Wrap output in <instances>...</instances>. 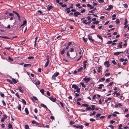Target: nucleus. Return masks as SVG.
<instances>
[{
    "mask_svg": "<svg viewBox=\"0 0 129 129\" xmlns=\"http://www.w3.org/2000/svg\"><path fill=\"white\" fill-rule=\"evenodd\" d=\"M59 74V73L58 72H56L54 73L52 77V79L55 80L56 77L58 76Z\"/></svg>",
    "mask_w": 129,
    "mask_h": 129,
    "instance_id": "obj_1",
    "label": "nucleus"
},
{
    "mask_svg": "<svg viewBox=\"0 0 129 129\" xmlns=\"http://www.w3.org/2000/svg\"><path fill=\"white\" fill-rule=\"evenodd\" d=\"M47 62L45 63L44 66L45 67H47L49 63V56L47 55L46 56Z\"/></svg>",
    "mask_w": 129,
    "mask_h": 129,
    "instance_id": "obj_2",
    "label": "nucleus"
},
{
    "mask_svg": "<svg viewBox=\"0 0 129 129\" xmlns=\"http://www.w3.org/2000/svg\"><path fill=\"white\" fill-rule=\"evenodd\" d=\"M73 126L74 127H75L77 128H79L80 129H82L84 126L83 125H73Z\"/></svg>",
    "mask_w": 129,
    "mask_h": 129,
    "instance_id": "obj_3",
    "label": "nucleus"
},
{
    "mask_svg": "<svg viewBox=\"0 0 129 129\" xmlns=\"http://www.w3.org/2000/svg\"><path fill=\"white\" fill-rule=\"evenodd\" d=\"M90 80V78H83V80L85 81L86 83H87Z\"/></svg>",
    "mask_w": 129,
    "mask_h": 129,
    "instance_id": "obj_4",
    "label": "nucleus"
},
{
    "mask_svg": "<svg viewBox=\"0 0 129 129\" xmlns=\"http://www.w3.org/2000/svg\"><path fill=\"white\" fill-rule=\"evenodd\" d=\"M49 98L53 102H55L56 101V99L55 98H53V96H51L49 97Z\"/></svg>",
    "mask_w": 129,
    "mask_h": 129,
    "instance_id": "obj_5",
    "label": "nucleus"
},
{
    "mask_svg": "<svg viewBox=\"0 0 129 129\" xmlns=\"http://www.w3.org/2000/svg\"><path fill=\"white\" fill-rule=\"evenodd\" d=\"M18 90H19L20 92L22 93H23V90L21 87L18 86Z\"/></svg>",
    "mask_w": 129,
    "mask_h": 129,
    "instance_id": "obj_6",
    "label": "nucleus"
},
{
    "mask_svg": "<svg viewBox=\"0 0 129 129\" xmlns=\"http://www.w3.org/2000/svg\"><path fill=\"white\" fill-rule=\"evenodd\" d=\"M74 16L75 17H77L78 15H80L81 14L80 12L76 11L74 13Z\"/></svg>",
    "mask_w": 129,
    "mask_h": 129,
    "instance_id": "obj_7",
    "label": "nucleus"
},
{
    "mask_svg": "<svg viewBox=\"0 0 129 129\" xmlns=\"http://www.w3.org/2000/svg\"><path fill=\"white\" fill-rule=\"evenodd\" d=\"M123 53V51L120 52H114V55H116L117 56H118L120 53Z\"/></svg>",
    "mask_w": 129,
    "mask_h": 129,
    "instance_id": "obj_8",
    "label": "nucleus"
},
{
    "mask_svg": "<svg viewBox=\"0 0 129 129\" xmlns=\"http://www.w3.org/2000/svg\"><path fill=\"white\" fill-rule=\"evenodd\" d=\"M33 82L36 85H39L40 84L39 81L38 80L34 81Z\"/></svg>",
    "mask_w": 129,
    "mask_h": 129,
    "instance_id": "obj_9",
    "label": "nucleus"
},
{
    "mask_svg": "<svg viewBox=\"0 0 129 129\" xmlns=\"http://www.w3.org/2000/svg\"><path fill=\"white\" fill-rule=\"evenodd\" d=\"M109 62L108 61H107L104 62V64L105 66H106L107 67H108L110 65V64H109Z\"/></svg>",
    "mask_w": 129,
    "mask_h": 129,
    "instance_id": "obj_10",
    "label": "nucleus"
},
{
    "mask_svg": "<svg viewBox=\"0 0 129 129\" xmlns=\"http://www.w3.org/2000/svg\"><path fill=\"white\" fill-rule=\"evenodd\" d=\"M88 39L90 41H91L92 42H94V40L92 39V37L90 35H88Z\"/></svg>",
    "mask_w": 129,
    "mask_h": 129,
    "instance_id": "obj_11",
    "label": "nucleus"
},
{
    "mask_svg": "<svg viewBox=\"0 0 129 129\" xmlns=\"http://www.w3.org/2000/svg\"><path fill=\"white\" fill-rule=\"evenodd\" d=\"M122 42H120L118 44L119 45L117 47V49H118L119 48H122Z\"/></svg>",
    "mask_w": 129,
    "mask_h": 129,
    "instance_id": "obj_12",
    "label": "nucleus"
},
{
    "mask_svg": "<svg viewBox=\"0 0 129 129\" xmlns=\"http://www.w3.org/2000/svg\"><path fill=\"white\" fill-rule=\"evenodd\" d=\"M122 106V105L121 103H119L118 104H115V108H117L118 107H120Z\"/></svg>",
    "mask_w": 129,
    "mask_h": 129,
    "instance_id": "obj_13",
    "label": "nucleus"
},
{
    "mask_svg": "<svg viewBox=\"0 0 129 129\" xmlns=\"http://www.w3.org/2000/svg\"><path fill=\"white\" fill-rule=\"evenodd\" d=\"M113 8V6L112 5L109 6L108 8L107 9V10L110 11Z\"/></svg>",
    "mask_w": 129,
    "mask_h": 129,
    "instance_id": "obj_14",
    "label": "nucleus"
},
{
    "mask_svg": "<svg viewBox=\"0 0 129 129\" xmlns=\"http://www.w3.org/2000/svg\"><path fill=\"white\" fill-rule=\"evenodd\" d=\"M72 88H74L75 89H77L78 87V86H77L76 85L73 84L72 86Z\"/></svg>",
    "mask_w": 129,
    "mask_h": 129,
    "instance_id": "obj_15",
    "label": "nucleus"
},
{
    "mask_svg": "<svg viewBox=\"0 0 129 129\" xmlns=\"http://www.w3.org/2000/svg\"><path fill=\"white\" fill-rule=\"evenodd\" d=\"M31 123L32 124H36L37 125H39V123L34 120H32L31 121Z\"/></svg>",
    "mask_w": 129,
    "mask_h": 129,
    "instance_id": "obj_16",
    "label": "nucleus"
},
{
    "mask_svg": "<svg viewBox=\"0 0 129 129\" xmlns=\"http://www.w3.org/2000/svg\"><path fill=\"white\" fill-rule=\"evenodd\" d=\"M41 106H42V107H44V108H45L46 109H48V108L47 107V106L44 104H41Z\"/></svg>",
    "mask_w": 129,
    "mask_h": 129,
    "instance_id": "obj_17",
    "label": "nucleus"
},
{
    "mask_svg": "<svg viewBox=\"0 0 129 129\" xmlns=\"http://www.w3.org/2000/svg\"><path fill=\"white\" fill-rule=\"evenodd\" d=\"M87 62L86 61H84L83 62L84 65H83V67H84V69H85L86 67V63H86Z\"/></svg>",
    "mask_w": 129,
    "mask_h": 129,
    "instance_id": "obj_18",
    "label": "nucleus"
},
{
    "mask_svg": "<svg viewBox=\"0 0 129 129\" xmlns=\"http://www.w3.org/2000/svg\"><path fill=\"white\" fill-rule=\"evenodd\" d=\"M99 87L98 88L100 89L102 88V87L104 86V85L103 84H99Z\"/></svg>",
    "mask_w": 129,
    "mask_h": 129,
    "instance_id": "obj_19",
    "label": "nucleus"
},
{
    "mask_svg": "<svg viewBox=\"0 0 129 129\" xmlns=\"http://www.w3.org/2000/svg\"><path fill=\"white\" fill-rule=\"evenodd\" d=\"M25 111L27 115H28V114L29 112L27 108H25Z\"/></svg>",
    "mask_w": 129,
    "mask_h": 129,
    "instance_id": "obj_20",
    "label": "nucleus"
},
{
    "mask_svg": "<svg viewBox=\"0 0 129 129\" xmlns=\"http://www.w3.org/2000/svg\"><path fill=\"white\" fill-rule=\"evenodd\" d=\"M31 66V65L30 64H24L23 65V66L24 67H27L28 66L30 67Z\"/></svg>",
    "mask_w": 129,
    "mask_h": 129,
    "instance_id": "obj_21",
    "label": "nucleus"
},
{
    "mask_svg": "<svg viewBox=\"0 0 129 129\" xmlns=\"http://www.w3.org/2000/svg\"><path fill=\"white\" fill-rule=\"evenodd\" d=\"M31 99L33 100H34V99L36 101L38 100L36 97L34 96H33V98H31Z\"/></svg>",
    "mask_w": 129,
    "mask_h": 129,
    "instance_id": "obj_22",
    "label": "nucleus"
},
{
    "mask_svg": "<svg viewBox=\"0 0 129 129\" xmlns=\"http://www.w3.org/2000/svg\"><path fill=\"white\" fill-rule=\"evenodd\" d=\"M66 49L65 48L63 49L61 52V54L62 55L64 53Z\"/></svg>",
    "mask_w": 129,
    "mask_h": 129,
    "instance_id": "obj_23",
    "label": "nucleus"
},
{
    "mask_svg": "<svg viewBox=\"0 0 129 129\" xmlns=\"http://www.w3.org/2000/svg\"><path fill=\"white\" fill-rule=\"evenodd\" d=\"M73 4H71V6L69 8L66 9V10H70V8H73Z\"/></svg>",
    "mask_w": 129,
    "mask_h": 129,
    "instance_id": "obj_24",
    "label": "nucleus"
},
{
    "mask_svg": "<svg viewBox=\"0 0 129 129\" xmlns=\"http://www.w3.org/2000/svg\"><path fill=\"white\" fill-rule=\"evenodd\" d=\"M97 37L99 38V39H100L101 41H103V38L102 37L100 36L99 35H97Z\"/></svg>",
    "mask_w": 129,
    "mask_h": 129,
    "instance_id": "obj_25",
    "label": "nucleus"
},
{
    "mask_svg": "<svg viewBox=\"0 0 129 129\" xmlns=\"http://www.w3.org/2000/svg\"><path fill=\"white\" fill-rule=\"evenodd\" d=\"M91 107H89L88 106V107H86V108L85 109V111H87L88 110H89L91 109Z\"/></svg>",
    "mask_w": 129,
    "mask_h": 129,
    "instance_id": "obj_26",
    "label": "nucleus"
},
{
    "mask_svg": "<svg viewBox=\"0 0 129 129\" xmlns=\"http://www.w3.org/2000/svg\"><path fill=\"white\" fill-rule=\"evenodd\" d=\"M91 106L92 107V108H91L90 110H94L95 109L94 105H91Z\"/></svg>",
    "mask_w": 129,
    "mask_h": 129,
    "instance_id": "obj_27",
    "label": "nucleus"
},
{
    "mask_svg": "<svg viewBox=\"0 0 129 129\" xmlns=\"http://www.w3.org/2000/svg\"><path fill=\"white\" fill-rule=\"evenodd\" d=\"M52 6H51L48 5V6L47 7V9L49 11L50 9L52 8Z\"/></svg>",
    "mask_w": 129,
    "mask_h": 129,
    "instance_id": "obj_28",
    "label": "nucleus"
},
{
    "mask_svg": "<svg viewBox=\"0 0 129 129\" xmlns=\"http://www.w3.org/2000/svg\"><path fill=\"white\" fill-rule=\"evenodd\" d=\"M77 89V90L76 91H74V93H75L76 92H77L78 93H79V92H80V88H79V87H78L77 89Z\"/></svg>",
    "mask_w": 129,
    "mask_h": 129,
    "instance_id": "obj_29",
    "label": "nucleus"
},
{
    "mask_svg": "<svg viewBox=\"0 0 129 129\" xmlns=\"http://www.w3.org/2000/svg\"><path fill=\"white\" fill-rule=\"evenodd\" d=\"M12 81L13 82V83L14 84L16 83L17 82L16 80L15 79H14V78H12Z\"/></svg>",
    "mask_w": 129,
    "mask_h": 129,
    "instance_id": "obj_30",
    "label": "nucleus"
},
{
    "mask_svg": "<svg viewBox=\"0 0 129 129\" xmlns=\"http://www.w3.org/2000/svg\"><path fill=\"white\" fill-rule=\"evenodd\" d=\"M82 106H84L85 107H87L88 106V105L86 104H82Z\"/></svg>",
    "mask_w": 129,
    "mask_h": 129,
    "instance_id": "obj_31",
    "label": "nucleus"
},
{
    "mask_svg": "<svg viewBox=\"0 0 129 129\" xmlns=\"http://www.w3.org/2000/svg\"><path fill=\"white\" fill-rule=\"evenodd\" d=\"M8 128L9 129L12 128V125L10 123L8 125Z\"/></svg>",
    "mask_w": 129,
    "mask_h": 129,
    "instance_id": "obj_32",
    "label": "nucleus"
},
{
    "mask_svg": "<svg viewBox=\"0 0 129 129\" xmlns=\"http://www.w3.org/2000/svg\"><path fill=\"white\" fill-rule=\"evenodd\" d=\"M96 113V112L95 111H93L92 113H90L89 114V115L90 116H91L92 115H94Z\"/></svg>",
    "mask_w": 129,
    "mask_h": 129,
    "instance_id": "obj_33",
    "label": "nucleus"
},
{
    "mask_svg": "<svg viewBox=\"0 0 129 129\" xmlns=\"http://www.w3.org/2000/svg\"><path fill=\"white\" fill-rule=\"evenodd\" d=\"M99 23V21L98 20H96V21H94L93 22V24H97Z\"/></svg>",
    "mask_w": 129,
    "mask_h": 129,
    "instance_id": "obj_34",
    "label": "nucleus"
},
{
    "mask_svg": "<svg viewBox=\"0 0 129 129\" xmlns=\"http://www.w3.org/2000/svg\"><path fill=\"white\" fill-rule=\"evenodd\" d=\"M83 69V68L82 67H81L79 69H78V72H80L82 71Z\"/></svg>",
    "mask_w": 129,
    "mask_h": 129,
    "instance_id": "obj_35",
    "label": "nucleus"
},
{
    "mask_svg": "<svg viewBox=\"0 0 129 129\" xmlns=\"http://www.w3.org/2000/svg\"><path fill=\"white\" fill-rule=\"evenodd\" d=\"M105 80V78H102L101 79H99V81L102 82L104 81Z\"/></svg>",
    "mask_w": 129,
    "mask_h": 129,
    "instance_id": "obj_36",
    "label": "nucleus"
},
{
    "mask_svg": "<svg viewBox=\"0 0 129 129\" xmlns=\"http://www.w3.org/2000/svg\"><path fill=\"white\" fill-rule=\"evenodd\" d=\"M40 91L43 95L44 94V91L43 89H42L40 90Z\"/></svg>",
    "mask_w": 129,
    "mask_h": 129,
    "instance_id": "obj_37",
    "label": "nucleus"
},
{
    "mask_svg": "<svg viewBox=\"0 0 129 129\" xmlns=\"http://www.w3.org/2000/svg\"><path fill=\"white\" fill-rule=\"evenodd\" d=\"M56 2L57 3H58L60 5H61L62 4V3H60L59 2V0H56Z\"/></svg>",
    "mask_w": 129,
    "mask_h": 129,
    "instance_id": "obj_38",
    "label": "nucleus"
},
{
    "mask_svg": "<svg viewBox=\"0 0 129 129\" xmlns=\"http://www.w3.org/2000/svg\"><path fill=\"white\" fill-rule=\"evenodd\" d=\"M80 84L83 87H85L86 86L83 83H81Z\"/></svg>",
    "mask_w": 129,
    "mask_h": 129,
    "instance_id": "obj_39",
    "label": "nucleus"
},
{
    "mask_svg": "<svg viewBox=\"0 0 129 129\" xmlns=\"http://www.w3.org/2000/svg\"><path fill=\"white\" fill-rule=\"evenodd\" d=\"M21 100H22V102L24 104L26 105V102L25 101V100L23 99H22Z\"/></svg>",
    "mask_w": 129,
    "mask_h": 129,
    "instance_id": "obj_40",
    "label": "nucleus"
},
{
    "mask_svg": "<svg viewBox=\"0 0 129 129\" xmlns=\"http://www.w3.org/2000/svg\"><path fill=\"white\" fill-rule=\"evenodd\" d=\"M116 22L117 24H119L120 23V21L119 19H117L116 20Z\"/></svg>",
    "mask_w": 129,
    "mask_h": 129,
    "instance_id": "obj_41",
    "label": "nucleus"
},
{
    "mask_svg": "<svg viewBox=\"0 0 129 129\" xmlns=\"http://www.w3.org/2000/svg\"><path fill=\"white\" fill-rule=\"evenodd\" d=\"M18 110H20V111H21V105L20 104H19L18 105Z\"/></svg>",
    "mask_w": 129,
    "mask_h": 129,
    "instance_id": "obj_42",
    "label": "nucleus"
},
{
    "mask_svg": "<svg viewBox=\"0 0 129 129\" xmlns=\"http://www.w3.org/2000/svg\"><path fill=\"white\" fill-rule=\"evenodd\" d=\"M99 2L100 3H103L104 2V0H99Z\"/></svg>",
    "mask_w": 129,
    "mask_h": 129,
    "instance_id": "obj_43",
    "label": "nucleus"
},
{
    "mask_svg": "<svg viewBox=\"0 0 129 129\" xmlns=\"http://www.w3.org/2000/svg\"><path fill=\"white\" fill-rule=\"evenodd\" d=\"M85 10L83 9H82L81 10V13H84L85 11Z\"/></svg>",
    "mask_w": 129,
    "mask_h": 129,
    "instance_id": "obj_44",
    "label": "nucleus"
},
{
    "mask_svg": "<svg viewBox=\"0 0 129 129\" xmlns=\"http://www.w3.org/2000/svg\"><path fill=\"white\" fill-rule=\"evenodd\" d=\"M101 114L100 113H98L96 115L95 117L96 118H98V117H99L101 116Z\"/></svg>",
    "mask_w": 129,
    "mask_h": 129,
    "instance_id": "obj_45",
    "label": "nucleus"
},
{
    "mask_svg": "<svg viewBox=\"0 0 129 129\" xmlns=\"http://www.w3.org/2000/svg\"><path fill=\"white\" fill-rule=\"evenodd\" d=\"M61 5V6L62 7H66L67 6V5H66V4H62Z\"/></svg>",
    "mask_w": 129,
    "mask_h": 129,
    "instance_id": "obj_46",
    "label": "nucleus"
},
{
    "mask_svg": "<svg viewBox=\"0 0 129 129\" xmlns=\"http://www.w3.org/2000/svg\"><path fill=\"white\" fill-rule=\"evenodd\" d=\"M25 129H29V127L28 125H25Z\"/></svg>",
    "mask_w": 129,
    "mask_h": 129,
    "instance_id": "obj_47",
    "label": "nucleus"
},
{
    "mask_svg": "<svg viewBox=\"0 0 129 129\" xmlns=\"http://www.w3.org/2000/svg\"><path fill=\"white\" fill-rule=\"evenodd\" d=\"M127 23V19L125 18V22L124 23V25H126Z\"/></svg>",
    "mask_w": 129,
    "mask_h": 129,
    "instance_id": "obj_48",
    "label": "nucleus"
},
{
    "mask_svg": "<svg viewBox=\"0 0 129 129\" xmlns=\"http://www.w3.org/2000/svg\"><path fill=\"white\" fill-rule=\"evenodd\" d=\"M34 58V57L33 56H30L29 57H27L28 59H33Z\"/></svg>",
    "mask_w": 129,
    "mask_h": 129,
    "instance_id": "obj_49",
    "label": "nucleus"
},
{
    "mask_svg": "<svg viewBox=\"0 0 129 129\" xmlns=\"http://www.w3.org/2000/svg\"><path fill=\"white\" fill-rule=\"evenodd\" d=\"M7 80L11 84H13V83L12 82V81L10 80L9 79H7Z\"/></svg>",
    "mask_w": 129,
    "mask_h": 129,
    "instance_id": "obj_50",
    "label": "nucleus"
},
{
    "mask_svg": "<svg viewBox=\"0 0 129 129\" xmlns=\"http://www.w3.org/2000/svg\"><path fill=\"white\" fill-rule=\"evenodd\" d=\"M112 63L114 65H115L116 64V62L115 61V60H113L112 61Z\"/></svg>",
    "mask_w": 129,
    "mask_h": 129,
    "instance_id": "obj_51",
    "label": "nucleus"
},
{
    "mask_svg": "<svg viewBox=\"0 0 129 129\" xmlns=\"http://www.w3.org/2000/svg\"><path fill=\"white\" fill-rule=\"evenodd\" d=\"M124 7L126 8H127L128 7L127 5V4H123Z\"/></svg>",
    "mask_w": 129,
    "mask_h": 129,
    "instance_id": "obj_52",
    "label": "nucleus"
},
{
    "mask_svg": "<svg viewBox=\"0 0 129 129\" xmlns=\"http://www.w3.org/2000/svg\"><path fill=\"white\" fill-rule=\"evenodd\" d=\"M83 41H84V42H86L87 41V39L86 38H84L83 37Z\"/></svg>",
    "mask_w": 129,
    "mask_h": 129,
    "instance_id": "obj_53",
    "label": "nucleus"
},
{
    "mask_svg": "<svg viewBox=\"0 0 129 129\" xmlns=\"http://www.w3.org/2000/svg\"><path fill=\"white\" fill-rule=\"evenodd\" d=\"M15 95L17 96L18 98H20L19 95L18 94V93H16L15 94Z\"/></svg>",
    "mask_w": 129,
    "mask_h": 129,
    "instance_id": "obj_54",
    "label": "nucleus"
},
{
    "mask_svg": "<svg viewBox=\"0 0 129 129\" xmlns=\"http://www.w3.org/2000/svg\"><path fill=\"white\" fill-rule=\"evenodd\" d=\"M89 120L90 121L93 122L95 120V119H93L92 118L90 119Z\"/></svg>",
    "mask_w": 129,
    "mask_h": 129,
    "instance_id": "obj_55",
    "label": "nucleus"
},
{
    "mask_svg": "<svg viewBox=\"0 0 129 129\" xmlns=\"http://www.w3.org/2000/svg\"><path fill=\"white\" fill-rule=\"evenodd\" d=\"M34 111L35 113H38V110L37 108H35Z\"/></svg>",
    "mask_w": 129,
    "mask_h": 129,
    "instance_id": "obj_56",
    "label": "nucleus"
},
{
    "mask_svg": "<svg viewBox=\"0 0 129 129\" xmlns=\"http://www.w3.org/2000/svg\"><path fill=\"white\" fill-rule=\"evenodd\" d=\"M113 42V41H108L107 43V44H110L112 43Z\"/></svg>",
    "mask_w": 129,
    "mask_h": 129,
    "instance_id": "obj_57",
    "label": "nucleus"
},
{
    "mask_svg": "<svg viewBox=\"0 0 129 129\" xmlns=\"http://www.w3.org/2000/svg\"><path fill=\"white\" fill-rule=\"evenodd\" d=\"M120 99L121 100H124V98L122 95H121L120 96Z\"/></svg>",
    "mask_w": 129,
    "mask_h": 129,
    "instance_id": "obj_58",
    "label": "nucleus"
},
{
    "mask_svg": "<svg viewBox=\"0 0 129 129\" xmlns=\"http://www.w3.org/2000/svg\"><path fill=\"white\" fill-rule=\"evenodd\" d=\"M116 97H117L118 96H120V94L119 92H118V93H116Z\"/></svg>",
    "mask_w": 129,
    "mask_h": 129,
    "instance_id": "obj_59",
    "label": "nucleus"
},
{
    "mask_svg": "<svg viewBox=\"0 0 129 129\" xmlns=\"http://www.w3.org/2000/svg\"><path fill=\"white\" fill-rule=\"evenodd\" d=\"M27 23V21L26 20H24L23 21V24L24 25H25Z\"/></svg>",
    "mask_w": 129,
    "mask_h": 129,
    "instance_id": "obj_60",
    "label": "nucleus"
},
{
    "mask_svg": "<svg viewBox=\"0 0 129 129\" xmlns=\"http://www.w3.org/2000/svg\"><path fill=\"white\" fill-rule=\"evenodd\" d=\"M2 103L3 104V105L4 106H6V104L5 102L3 100L2 101Z\"/></svg>",
    "mask_w": 129,
    "mask_h": 129,
    "instance_id": "obj_61",
    "label": "nucleus"
},
{
    "mask_svg": "<svg viewBox=\"0 0 129 129\" xmlns=\"http://www.w3.org/2000/svg\"><path fill=\"white\" fill-rule=\"evenodd\" d=\"M113 82H111L108 85V86H111L113 84Z\"/></svg>",
    "mask_w": 129,
    "mask_h": 129,
    "instance_id": "obj_62",
    "label": "nucleus"
},
{
    "mask_svg": "<svg viewBox=\"0 0 129 129\" xmlns=\"http://www.w3.org/2000/svg\"><path fill=\"white\" fill-rule=\"evenodd\" d=\"M108 126L110 127L112 129H114L113 126L112 125H110Z\"/></svg>",
    "mask_w": 129,
    "mask_h": 129,
    "instance_id": "obj_63",
    "label": "nucleus"
},
{
    "mask_svg": "<svg viewBox=\"0 0 129 129\" xmlns=\"http://www.w3.org/2000/svg\"><path fill=\"white\" fill-rule=\"evenodd\" d=\"M119 60L121 62H123L124 61V59L123 58H121Z\"/></svg>",
    "mask_w": 129,
    "mask_h": 129,
    "instance_id": "obj_64",
    "label": "nucleus"
}]
</instances>
